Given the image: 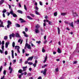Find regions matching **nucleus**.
Masks as SVG:
<instances>
[{
	"mask_svg": "<svg viewBox=\"0 0 79 79\" xmlns=\"http://www.w3.org/2000/svg\"><path fill=\"white\" fill-rule=\"evenodd\" d=\"M8 25H7V28H10V25H11V22L10 20H8L7 21Z\"/></svg>",
	"mask_w": 79,
	"mask_h": 79,
	"instance_id": "obj_1",
	"label": "nucleus"
},
{
	"mask_svg": "<svg viewBox=\"0 0 79 79\" xmlns=\"http://www.w3.org/2000/svg\"><path fill=\"white\" fill-rule=\"evenodd\" d=\"M47 69H44V71H41V73H43V74H44V76H46V73H47Z\"/></svg>",
	"mask_w": 79,
	"mask_h": 79,
	"instance_id": "obj_2",
	"label": "nucleus"
},
{
	"mask_svg": "<svg viewBox=\"0 0 79 79\" xmlns=\"http://www.w3.org/2000/svg\"><path fill=\"white\" fill-rule=\"evenodd\" d=\"M15 49H16L17 48V51L19 53H20V51H19V48H20V47L19 46H15Z\"/></svg>",
	"mask_w": 79,
	"mask_h": 79,
	"instance_id": "obj_3",
	"label": "nucleus"
},
{
	"mask_svg": "<svg viewBox=\"0 0 79 79\" xmlns=\"http://www.w3.org/2000/svg\"><path fill=\"white\" fill-rule=\"evenodd\" d=\"M15 34L13 33H12L10 35H9L10 39H12V37H11V36L12 37H15Z\"/></svg>",
	"mask_w": 79,
	"mask_h": 79,
	"instance_id": "obj_4",
	"label": "nucleus"
},
{
	"mask_svg": "<svg viewBox=\"0 0 79 79\" xmlns=\"http://www.w3.org/2000/svg\"><path fill=\"white\" fill-rule=\"evenodd\" d=\"M19 21H20L21 23H26V21L24 20V19L21 18L19 19Z\"/></svg>",
	"mask_w": 79,
	"mask_h": 79,
	"instance_id": "obj_5",
	"label": "nucleus"
},
{
	"mask_svg": "<svg viewBox=\"0 0 79 79\" xmlns=\"http://www.w3.org/2000/svg\"><path fill=\"white\" fill-rule=\"evenodd\" d=\"M33 58H34V56H31L29 57L28 59H27V61H29V60H31V61H32V59H33Z\"/></svg>",
	"mask_w": 79,
	"mask_h": 79,
	"instance_id": "obj_6",
	"label": "nucleus"
},
{
	"mask_svg": "<svg viewBox=\"0 0 79 79\" xmlns=\"http://www.w3.org/2000/svg\"><path fill=\"white\" fill-rule=\"evenodd\" d=\"M47 56L46 55L45 57L44 58V60L43 62L44 63H45L47 61Z\"/></svg>",
	"mask_w": 79,
	"mask_h": 79,
	"instance_id": "obj_7",
	"label": "nucleus"
},
{
	"mask_svg": "<svg viewBox=\"0 0 79 79\" xmlns=\"http://www.w3.org/2000/svg\"><path fill=\"white\" fill-rule=\"evenodd\" d=\"M15 36L16 37H20V35H19V34L18 33H16Z\"/></svg>",
	"mask_w": 79,
	"mask_h": 79,
	"instance_id": "obj_8",
	"label": "nucleus"
},
{
	"mask_svg": "<svg viewBox=\"0 0 79 79\" xmlns=\"http://www.w3.org/2000/svg\"><path fill=\"white\" fill-rule=\"evenodd\" d=\"M9 42H6L5 44V47L6 48H8V45H9Z\"/></svg>",
	"mask_w": 79,
	"mask_h": 79,
	"instance_id": "obj_9",
	"label": "nucleus"
},
{
	"mask_svg": "<svg viewBox=\"0 0 79 79\" xmlns=\"http://www.w3.org/2000/svg\"><path fill=\"white\" fill-rule=\"evenodd\" d=\"M35 32L36 34L39 33V31L38 30V29H35Z\"/></svg>",
	"mask_w": 79,
	"mask_h": 79,
	"instance_id": "obj_10",
	"label": "nucleus"
},
{
	"mask_svg": "<svg viewBox=\"0 0 79 79\" xmlns=\"http://www.w3.org/2000/svg\"><path fill=\"white\" fill-rule=\"evenodd\" d=\"M57 52L59 53H61V50L60 48H58L57 50Z\"/></svg>",
	"mask_w": 79,
	"mask_h": 79,
	"instance_id": "obj_11",
	"label": "nucleus"
},
{
	"mask_svg": "<svg viewBox=\"0 0 79 79\" xmlns=\"http://www.w3.org/2000/svg\"><path fill=\"white\" fill-rule=\"evenodd\" d=\"M17 12L19 13H20V14H23V11L21 10H17Z\"/></svg>",
	"mask_w": 79,
	"mask_h": 79,
	"instance_id": "obj_12",
	"label": "nucleus"
},
{
	"mask_svg": "<svg viewBox=\"0 0 79 79\" xmlns=\"http://www.w3.org/2000/svg\"><path fill=\"white\" fill-rule=\"evenodd\" d=\"M39 27H40V26L39 24H37L35 26V28H37L36 29H38Z\"/></svg>",
	"mask_w": 79,
	"mask_h": 79,
	"instance_id": "obj_13",
	"label": "nucleus"
},
{
	"mask_svg": "<svg viewBox=\"0 0 79 79\" xmlns=\"http://www.w3.org/2000/svg\"><path fill=\"white\" fill-rule=\"evenodd\" d=\"M57 30H58V34H60V28L58 27Z\"/></svg>",
	"mask_w": 79,
	"mask_h": 79,
	"instance_id": "obj_14",
	"label": "nucleus"
},
{
	"mask_svg": "<svg viewBox=\"0 0 79 79\" xmlns=\"http://www.w3.org/2000/svg\"><path fill=\"white\" fill-rule=\"evenodd\" d=\"M12 15L14 18H16V17H18V16H17V15H16V14L14 13Z\"/></svg>",
	"mask_w": 79,
	"mask_h": 79,
	"instance_id": "obj_15",
	"label": "nucleus"
},
{
	"mask_svg": "<svg viewBox=\"0 0 79 79\" xmlns=\"http://www.w3.org/2000/svg\"><path fill=\"white\" fill-rule=\"evenodd\" d=\"M4 0H1L0 1V5H2L3 4V3L4 2Z\"/></svg>",
	"mask_w": 79,
	"mask_h": 79,
	"instance_id": "obj_16",
	"label": "nucleus"
},
{
	"mask_svg": "<svg viewBox=\"0 0 79 79\" xmlns=\"http://www.w3.org/2000/svg\"><path fill=\"white\" fill-rule=\"evenodd\" d=\"M69 25L70 26H71V27H74V25H73V22H72L71 23H70Z\"/></svg>",
	"mask_w": 79,
	"mask_h": 79,
	"instance_id": "obj_17",
	"label": "nucleus"
},
{
	"mask_svg": "<svg viewBox=\"0 0 79 79\" xmlns=\"http://www.w3.org/2000/svg\"><path fill=\"white\" fill-rule=\"evenodd\" d=\"M73 15L75 17L76 16H77V14L76 13V12H75L74 13H73Z\"/></svg>",
	"mask_w": 79,
	"mask_h": 79,
	"instance_id": "obj_18",
	"label": "nucleus"
},
{
	"mask_svg": "<svg viewBox=\"0 0 79 79\" xmlns=\"http://www.w3.org/2000/svg\"><path fill=\"white\" fill-rule=\"evenodd\" d=\"M42 52L43 53H44V52H45V50L44 49V47H43L42 49Z\"/></svg>",
	"mask_w": 79,
	"mask_h": 79,
	"instance_id": "obj_19",
	"label": "nucleus"
},
{
	"mask_svg": "<svg viewBox=\"0 0 79 79\" xmlns=\"http://www.w3.org/2000/svg\"><path fill=\"white\" fill-rule=\"evenodd\" d=\"M61 16H65L66 15V13H61Z\"/></svg>",
	"mask_w": 79,
	"mask_h": 79,
	"instance_id": "obj_20",
	"label": "nucleus"
},
{
	"mask_svg": "<svg viewBox=\"0 0 79 79\" xmlns=\"http://www.w3.org/2000/svg\"><path fill=\"white\" fill-rule=\"evenodd\" d=\"M27 18H28V19H31V20H32L33 19L32 18H31V17L29 16H27Z\"/></svg>",
	"mask_w": 79,
	"mask_h": 79,
	"instance_id": "obj_21",
	"label": "nucleus"
},
{
	"mask_svg": "<svg viewBox=\"0 0 79 79\" xmlns=\"http://www.w3.org/2000/svg\"><path fill=\"white\" fill-rule=\"evenodd\" d=\"M22 72H23V70L21 69H19L18 71L19 73H22Z\"/></svg>",
	"mask_w": 79,
	"mask_h": 79,
	"instance_id": "obj_22",
	"label": "nucleus"
},
{
	"mask_svg": "<svg viewBox=\"0 0 79 79\" xmlns=\"http://www.w3.org/2000/svg\"><path fill=\"white\" fill-rule=\"evenodd\" d=\"M27 48H28V49H31V45H29L28 46V47H27Z\"/></svg>",
	"mask_w": 79,
	"mask_h": 79,
	"instance_id": "obj_23",
	"label": "nucleus"
},
{
	"mask_svg": "<svg viewBox=\"0 0 79 79\" xmlns=\"http://www.w3.org/2000/svg\"><path fill=\"white\" fill-rule=\"evenodd\" d=\"M16 26L18 27H21V26L19 24H16Z\"/></svg>",
	"mask_w": 79,
	"mask_h": 79,
	"instance_id": "obj_24",
	"label": "nucleus"
},
{
	"mask_svg": "<svg viewBox=\"0 0 79 79\" xmlns=\"http://www.w3.org/2000/svg\"><path fill=\"white\" fill-rule=\"evenodd\" d=\"M15 42H13L12 43V47H15Z\"/></svg>",
	"mask_w": 79,
	"mask_h": 79,
	"instance_id": "obj_25",
	"label": "nucleus"
},
{
	"mask_svg": "<svg viewBox=\"0 0 79 79\" xmlns=\"http://www.w3.org/2000/svg\"><path fill=\"white\" fill-rule=\"evenodd\" d=\"M4 40H7L8 39V36H5L4 37Z\"/></svg>",
	"mask_w": 79,
	"mask_h": 79,
	"instance_id": "obj_26",
	"label": "nucleus"
},
{
	"mask_svg": "<svg viewBox=\"0 0 79 79\" xmlns=\"http://www.w3.org/2000/svg\"><path fill=\"white\" fill-rule=\"evenodd\" d=\"M57 15H58V14L57 12H55L54 13V15L55 16H57Z\"/></svg>",
	"mask_w": 79,
	"mask_h": 79,
	"instance_id": "obj_27",
	"label": "nucleus"
},
{
	"mask_svg": "<svg viewBox=\"0 0 79 79\" xmlns=\"http://www.w3.org/2000/svg\"><path fill=\"white\" fill-rule=\"evenodd\" d=\"M36 43L38 44H40L41 43V41H36Z\"/></svg>",
	"mask_w": 79,
	"mask_h": 79,
	"instance_id": "obj_28",
	"label": "nucleus"
},
{
	"mask_svg": "<svg viewBox=\"0 0 79 79\" xmlns=\"http://www.w3.org/2000/svg\"><path fill=\"white\" fill-rule=\"evenodd\" d=\"M28 64H29V65H32V64H33V63L31 62H29L28 63Z\"/></svg>",
	"mask_w": 79,
	"mask_h": 79,
	"instance_id": "obj_29",
	"label": "nucleus"
},
{
	"mask_svg": "<svg viewBox=\"0 0 79 79\" xmlns=\"http://www.w3.org/2000/svg\"><path fill=\"white\" fill-rule=\"evenodd\" d=\"M6 70H4L3 71V74H4V75H6Z\"/></svg>",
	"mask_w": 79,
	"mask_h": 79,
	"instance_id": "obj_30",
	"label": "nucleus"
},
{
	"mask_svg": "<svg viewBox=\"0 0 79 79\" xmlns=\"http://www.w3.org/2000/svg\"><path fill=\"white\" fill-rule=\"evenodd\" d=\"M6 10L5 9H4L2 11V13H6Z\"/></svg>",
	"mask_w": 79,
	"mask_h": 79,
	"instance_id": "obj_31",
	"label": "nucleus"
},
{
	"mask_svg": "<svg viewBox=\"0 0 79 79\" xmlns=\"http://www.w3.org/2000/svg\"><path fill=\"white\" fill-rule=\"evenodd\" d=\"M10 13L12 15H13L14 14V13H13V11H10Z\"/></svg>",
	"mask_w": 79,
	"mask_h": 79,
	"instance_id": "obj_32",
	"label": "nucleus"
},
{
	"mask_svg": "<svg viewBox=\"0 0 79 79\" xmlns=\"http://www.w3.org/2000/svg\"><path fill=\"white\" fill-rule=\"evenodd\" d=\"M24 8L25 10H27V7H26V5H24Z\"/></svg>",
	"mask_w": 79,
	"mask_h": 79,
	"instance_id": "obj_33",
	"label": "nucleus"
},
{
	"mask_svg": "<svg viewBox=\"0 0 79 79\" xmlns=\"http://www.w3.org/2000/svg\"><path fill=\"white\" fill-rule=\"evenodd\" d=\"M35 14H36V15H39V12H37V10L35 11Z\"/></svg>",
	"mask_w": 79,
	"mask_h": 79,
	"instance_id": "obj_34",
	"label": "nucleus"
},
{
	"mask_svg": "<svg viewBox=\"0 0 79 79\" xmlns=\"http://www.w3.org/2000/svg\"><path fill=\"white\" fill-rule=\"evenodd\" d=\"M2 51H4V45H2Z\"/></svg>",
	"mask_w": 79,
	"mask_h": 79,
	"instance_id": "obj_35",
	"label": "nucleus"
},
{
	"mask_svg": "<svg viewBox=\"0 0 79 79\" xmlns=\"http://www.w3.org/2000/svg\"><path fill=\"white\" fill-rule=\"evenodd\" d=\"M23 62V59H21L20 60L19 63H22Z\"/></svg>",
	"mask_w": 79,
	"mask_h": 79,
	"instance_id": "obj_36",
	"label": "nucleus"
},
{
	"mask_svg": "<svg viewBox=\"0 0 79 79\" xmlns=\"http://www.w3.org/2000/svg\"><path fill=\"white\" fill-rule=\"evenodd\" d=\"M30 15H31V16H32V18H34V16H35L33 14H31Z\"/></svg>",
	"mask_w": 79,
	"mask_h": 79,
	"instance_id": "obj_37",
	"label": "nucleus"
},
{
	"mask_svg": "<svg viewBox=\"0 0 79 79\" xmlns=\"http://www.w3.org/2000/svg\"><path fill=\"white\" fill-rule=\"evenodd\" d=\"M12 72H13V69L11 68L10 71V73L11 74V73H12Z\"/></svg>",
	"mask_w": 79,
	"mask_h": 79,
	"instance_id": "obj_38",
	"label": "nucleus"
},
{
	"mask_svg": "<svg viewBox=\"0 0 79 79\" xmlns=\"http://www.w3.org/2000/svg\"><path fill=\"white\" fill-rule=\"evenodd\" d=\"M2 68H3V66H1L0 68V71H2Z\"/></svg>",
	"mask_w": 79,
	"mask_h": 79,
	"instance_id": "obj_39",
	"label": "nucleus"
},
{
	"mask_svg": "<svg viewBox=\"0 0 79 79\" xmlns=\"http://www.w3.org/2000/svg\"><path fill=\"white\" fill-rule=\"evenodd\" d=\"M25 32H27V31H28V29L27 28H25Z\"/></svg>",
	"mask_w": 79,
	"mask_h": 79,
	"instance_id": "obj_40",
	"label": "nucleus"
},
{
	"mask_svg": "<svg viewBox=\"0 0 79 79\" xmlns=\"http://www.w3.org/2000/svg\"><path fill=\"white\" fill-rule=\"evenodd\" d=\"M35 10H37V11H38V10H39V8H38V7H37V6H36L35 7Z\"/></svg>",
	"mask_w": 79,
	"mask_h": 79,
	"instance_id": "obj_41",
	"label": "nucleus"
},
{
	"mask_svg": "<svg viewBox=\"0 0 79 79\" xmlns=\"http://www.w3.org/2000/svg\"><path fill=\"white\" fill-rule=\"evenodd\" d=\"M47 40H45L44 41V44H47Z\"/></svg>",
	"mask_w": 79,
	"mask_h": 79,
	"instance_id": "obj_42",
	"label": "nucleus"
},
{
	"mask_svg": "<svg viewBox=\"0 0 79 79\" xmlns=\"http://www.w3.org/2000/svg\"><path fill=\"white\" fill-rule=\"evenodd\" d=\"M22 52H23V54H24V53L25 52V50H24V49H23Z\"/></svg>",
	"mask_w": 79,
	"mask_h": 79,
	"instance_id": "obj_43",
	"label": "nucleus"
},
{
	"mask_svg": "<svg viewBox=\"0 0 79 79\" xmlns=\"http://www.w3.org/2000/svg\"><path fill=\"white\" fill-rule=\"evenodd\" d=\"M37 64H33V66H34V67H35V68L36 67V65Z\"/></svg>",
	"mask_w": 79,
	"mask_h": 79,
	"instance_id": "obj_44",
	"label": "nucleus"
},
{
	"mask_svg": "<svg viewBox=\"0 0 79 79\" xmlns=\"http://www.w3.org/2000/svg\"><path fill=\"white\" fill-rule=\"evenodd\" d=\"M5 54L6 55H7V54H8V52H7V51H6L5 52Z\"/></svg>",
	"mask_w": 79,
	"mask_h": 79,
	"instance_id": "obj_45",
	"label": "nucleus"
},
{
	"mask_svg": "<svg viewBox=\"0 0 79 79\" xmlns=\"http://www.w3.org/2000/svg\"><path fill=\"white\" fill-rule=\"evenodd\" d=\"M4 27V26L3 25H2L0 24V27Z\"/></svg>",
	"mask_w": 79,
	"mask_h": 79,
	"instance_id": "obj_46",
	"label": "nucleus"
},
{
	"mask_svg": "<svg viewBox=\"0 0 79 79\" xmlns=\"http://www.w3.org/2000/svg\"><path fill=\"white\" fill-rule=\"evenodd\" d=\"M28 63V60L27 61L25 62V64H27Z\"/></svg>",
	"mask_w": 79,
	"mask_h": 79,
	"instance_id": "obj_47",
	"label": "nucleus"
},
{
	"mask_svg": "<svg viewBox=\"0 0 79 79\" xmlns=\"http://www.w3.org/2000/svg\"><path fill=\"white\" fill-rule=\"evenodd\" d=\"M4 44H5V41H2V45H4Z\"/></svg>",
	"mask_w": 79,
	"mask_h": 79,
	"instance_id": "obj_48",
	"label": "nucleus"
},
{
	"mask_svg": "<svg viewBox=\"0 0 79 79\" xmlns=\"http://www.w3.org/2000/svg\"><path fill=\"white\" fill-rule=\"evenodd\" d=\"M12 55H14V51L12 50L11 51Z\"/></svg>",
	"mask_w": 79,
	"mask_h": 79,
	"instance_id": "obj_49",
	"label": "nucleus"
},
{
	"mask_svg": "<svg viewBox=\"0 0 79 79\" xmlns=\"http://www.w3.org/2000/svg\"><path fill=\"white\" fill-rule=\"evenodd\" d=\"M55 71L56 72H58V68H57L56 69Z\"/></svg>",
	"mask_w": 79,
	"mask_h": 79,
	"instance_id": "obj_50",
	"label": "nucleus"
},
{
	"mask_svg": "<svg viewBox=\"0 0 79 79\" xmlns=\"http://www.w3.org/2000/svg\"><path fill=\"white\" fill-rule=\"evenodd\" d=\"M24 35V36L26 37H28V35H27L26 34Z\"/></svg>",
	"mask_w": 79,
	"mask_h": 79,
	"instance_id": "obj_51",
	"label": "nucleus"
},
{
	"mask_svg": "<svg viewBox=\"0 0 79 79\" xmlns=\"http://www.w3.org/2000/svg\"><path fill=\"white\" fill-rule=\"evenodd\" d=\"M40 5H41V6L42 5V2H41V1L40 2Z\"/></svg>",
	"mask_w": 79,
	"mask_h": 79,
	"instance_id": "obj_52",
	"label": "nucleus"
},
{
	"mask_svg": "<svg viewBox=\"0 0 79 79\" xmlns=\"http://www.w3.org/2000/svg\"><path fill=\"white\" fill-rule=\"evenodd\" d=\"M2 16L3 18H5V14L4 13L3 14Z\"/></svg>",
	"mask_w": 79,
	"mask_h": 79,
	"instance_id": "obj_53",
	"label": "nucleus"
},
{
	"mask_svg": "<svg viewBox=\"0 0 79 79\" xmlns=\"http://www.w3.org/2000/svg\"><path fill=\"white\" fill-rule=\"evenodd\" d=\"M19 79H21V75H20L19 76Z\"/></svg>",
	"mask_w": 79,
	"mask_h": 79,
	"instance_id": "obj_54",
	"label": "nucleus"
},
{
	"mask_svg": "<svg viewBox=\"0 0 79 79\" xmlns=\"http://www.w3.org/2000/svg\"><path fill=\"white\" fill-rule=\"evenodd\" d=\"M27 68V66H26V67H23V68H24V69H26Z\"/></svg>",
	"mask_w": 79,
	"mask_h": 79,
	"instance_id": "obj_55",
	"label": "nucleus"
},
{
	"mask_svg": "<svg viewBox=\"0 0 79 79\" xmlns=\"http://www.w3.org/2000/svg\"><path fill=\"white\" fill-rule=\"evenodd\" d=\"M48 23V24H49V25H51V23H52V22H51V21H49Z\"/></svg>",
	"mask_w": 79,
	"mask_h": 79,
	"instance_id": "obj_56",
	"label": "nucleus"
},
{
	"mask_svg": "<svg viewBox=\"0 0 79 79\" xmlns=\"http://www.w3.org/2000/svg\"><path fill=\"white\" fill-rule=\"evenodd\" d=\"M46 38H47V36L46 35H45L44 36V40H46Z\"/></svg>",
	"mask_w": 79,
	"mask_h": 79,
	"instance_id": "obj_57",
	"label": "nucleus"
},
{
	"mask_svg": "<svg viewBox=\"0 0 79 79\" xmlns=\"http://www.w3.org/2000/svg\"><path fill=\"white\" fill-rule=\"evenodd\" d=\"M21 39H19L18 41V42H19V43L20 42H21Z\"/></svg>",
	"mask_w": 79,
	"mask_h": 79,
	"instance_id": "obj_58",
	"label": "nucleus"
},
{
	"mask_svg": "<svg viewBox=\"0 0 79 79\" xmlns=\"http://www.w3.org/2000/svg\"><path fill=\"white\" fill-rule=\"evenodd\" d=\"M66 30H68V31H70V29L68 27L66 28Z\"/></svg>",
	"mask_w": 79,
	"mask_h": 79,
	"instance_id": "obj_59",
	"label": "nucleus"
},
{
	"mask_svg": "<svg viewBox=\"0 0 79 79\" xmlns=\"http://www.w3.org/2000/svg\"><path fill=\"white\" fill-rule=\"evenodd\" d=\"M77 62V61H75L73 62V64H76Z\"/></svg>",
	"mask_w": 79,
	"mask_h": 79,
	"instance_id": "obj_60",
	"label": "nucleus"
},
{
	"mask_svg": "<svg viewBox=\"0 0 79 79\" xmlns=\"http://www.w3.org/2000/svg\"><path fill=\"white\" fill-rule=\"evenodd\" d=\"M5 78V76H3L2 77H1V79H3Z\"/></svg>",
	"mask_w": 79,
	"mask_h": 79,
	"instance_id": "obj_61",
	"label": "nucleus"
},
{
	"mask_svg": "<svg viewBox=\"0 0 79 79\" xmlns=\"http://www.w3.org/2000/svg\"><path fill=\"white\" fill-rule=\"evenodd\" d=\"M37 60H35V64H37Z\"/></svg>",
	"mask_w": 79,
	"mask_h": 79,
	"instance_id": "obj_62",
	"label": "nucleus"
},
{
	"mask_svg": "<svg viewBox=\"0 0 79 79\" xmlns=\"http://www.w3.org/2000/svg\"><path fill=\"white\" fill-rule=\"evenodd\" d=\"M29 45H28V44L27 43L26 44H25V47H28V46Z\"/></svg>",
	"mask_w": 79,
	"mask_h": 79,
	"instance_id": "obj_63",
	"label": "nucleus"
},
{
	"mask_svg": "<svg viewBox=\"0 0 79 79\" xmlns=\"http://www.w3.org/2000/svg\"><path fill=\"white\" fill-rule=\"evenodd\" d=\"M42 77H39L37 79H42Z\"/></svg>",
	"mask_w": 79,
	"mask_h": 79,
	"instance_id": "obj_64",
	"label": "nucleus"
}]
</instances>
